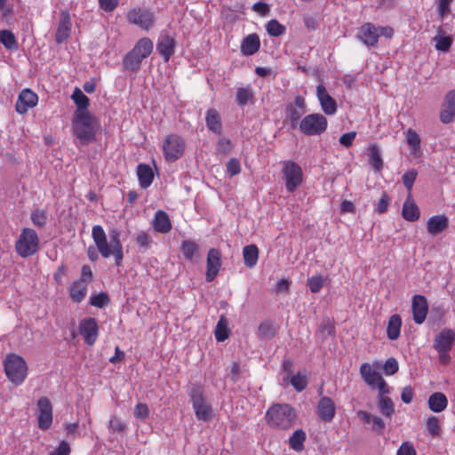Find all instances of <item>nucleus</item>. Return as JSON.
I'll list each match as a JSON object with an SVG mask.
<instances>
[{
  "label": "nucleus",
  "instance_id": "1",
  "mask_svg": "<svg viewBox=\"0 0 455 455\" xmlns=\"http://www.w3.org/2000/svg\"><path fill=\"white\" fill-rule=\"evenodd\" d=\"M120 235L118 229H111L109 231V242H108L106 233L100 225H95L92 229V237L97 251L105 259L114 256L117 267L122 265L124 259V250Z\"/></svg>",
  "mask_w": 455,
  "mask_h": 455
},
{
  "label": "nucleus",
  "instance_id": "2",
  "mask_svg": "<svg viewBox=\"0 0 455 455\" xmlns=\"http://www.w3.org/2000/svg\"><path fill=\"white\" fill-rule=\"evenodd\" d=\"M267 426L275 430H289L297 421L296 410L288 403H275L265 415Z\"/></svg>",
  "mask_w": 455,
  "mask_h": 455
},
{
  "label": "nucleus",
  "instance_id": "3",
  "mask_svg": "<svg viewBox=\"0 0 455 455\" xmlns=\"http://www.w3.org/2000/svg\"><path fill=\"white\" fill-rule=\"evenodd\" d=\"M99 125L98 119L90 114L73 115L72 129L74 135L83 145H87L96 140V132Z\"/></svg>",
  "mask_w": 455,
  "mask_h": 455
},
{
  "label": "nucleus",
  "instance_id": "4",
  "mask_svg": "<svg viewBox=\"0 0 455 455\" xmlns=\"http://www.w3.org/2000/svg\"><path fill=\"white\" fill-rule=\"evenodd\" d=\"M4 373L15 386L21 385L28 376V364L20 355L8 354L4 362Z\"/></svg>",
  "mask_w": 455,
  "mask_h": 455
},
{
  "label": "nucleus",
  "instance_id": "5",
  "mask_svg": "<svg viewBox=\"0 0 455 455\" xmlns=\"http://www.w3.org/2000/svg\"><path fill=\"white\" fill-rule=\"evenodd\" d=\"M15 251L21 258H28L39 251V237L37 233L30 228H22L15 242Z\"/></svg>",
  "mask_w": 455,
  "mask_h": 455
},
{
  "label": "nucleus",
  "instance_id": "6",
  "mask_svg": "<svg viewBox=\"0 0 455 455\" xmlns=\"http://www.w3.org/2000/svg\"><path fill=\"white\" fill-rule=\"evenodd\" d=\"M190 400L195 415L198 420L208 422L213 418V409L207 403L204 390L200 386H194L190 391Z\"/></svg>",
  "mask_w": 455,
  "mask_h": 455
},
{
  "label": "nucleus",
  "instance_id": "7",
  "mask_svg": "<svg viewBox=\"0 0 455 455\" xmlns=\"http://www.w3.org/2000/svg\"><path fill=\"white\" fill-rule=\"evenodd\" d=\"M327 126L326 117L319 113L309 114L299 122V130L307 136L320 135L326 131Z\"/></svg>",
  "mask_w": 455,
  "mask_h": 455
},
{
  "label": "nucleus",
  "instance_id": "8",
  "mask_svg": "<svg viewBox=\"0 0 455 455\" xmlns=\"http://www.w3.org/2000/svg\"><path fill=\"white\" fill-rule=\"evenodd\" d=\"M186 148L185 140L178 134L166 136L163 142V152L167 162L172 163L180 159Z\"/></svg>",
  "mask_w": 455,
  "mask_h": 455
},
{
  "label": "nucleus",
  "instance_id": "9",
  "mask_svg": "<svg viewBox=\"0 0 455 455\" xmlns=\"http://www.w3.org/2000/svg\"><path fill=\"white\" fill-rule=\"evenodd\" d=\"M283 175L285 188L290 193L294 192L303 182V172L295 162L287 160L283 163Z\"/></svg>",
  "mask_w": 455,
  "mask_h": 455
},
{
  "label": "nucleus",
  "instance_id": "10",
  "mask_svg": "<svg viewBox=\"0 0 455 455\" xmlns=\"http://www.w3.org/2000/svg\"><path fill=\"white\" fill-rule=\"evenodd\" d=\"M126 19L129 23L136 25L146 31L149 30L155 23L153 12L140 7L131 9L126 14Z\"/></svg>",
  "mask_w": 455,
  "mask_h": 455
},
{
  "label": "nucleus",
  "instance_id": "11",
  "mask_svg": "<svg viewBox=\"0 0 455 455\" xmlns=\"http://www.w3.org/2000/svg\"><path fill=\"white\" fill-rule=\"evenodd\" d=\"M79 333L83 336L84 343L93 346L99 336V325L93 317L84 318L79 322Z\"/></svg>",
  "mask_w": 455,
  "mask_h": 455
},
{
  "label": "nucleus",
  "instance_id": "12",
  "mask_svg": "<svg viewBox=\"0 0 455 455\" xmlns=\"http://www.w3.org/2000/svg\"><path fill=\"white\" fill-rule=\"evenodd\" d=\"M221 251L216 248H211L207 253L205 280L212 282L221 268Z\"/></svg>",
  "mask_w": 455,
  "mask_h": 455
},
{
  "label": "nucleus",
  "instance_id": "13",
  "mask_svg": "<svg viewBox=\"0 0 455 455\" xmlns=\"http://www.w3.org/2000/svg\"><path fill=\"white\" fill-rule=\"evenodd\" d=\"M38 427L43 430L48 429L52 423V405L49 398L41 397L37 401Z\"/></svg>",
  "mask_w": 455,
  "mask_h": 455
},
{
  "label": "nucleus",
  "instance_id": "14",
  "mask_svg": "<svg viewBox=\"0 0 455 455\" xmlns=\"http://www.w3.org/2000/svg\"><path fill=\"white\" fill-rule=\"evenodd\" d=\"M356 37L366 46L375 47L379 38V29L373 23L365 22L358 28Z\"/></svg>",
  "mask_w": 455,
  "mask_h": 455
},
{
  "label": "nucleus",
  "instance_id": "15",
  "mask_svg": "<svg viewBox=\"0 0 455 455\" xmlns=\"http://www.w3.org/2000/svg\"><path fill=\"white\" fill-rule=\"evenodd\" d=\"M38 96L30 89H23L17 99L15 109L19 114H26L30 108L36 107Z\"/></svg>",
  "mask_w": 455,
  "mask_h": 455
},
{
  "label": "nucleus",
  "instance_id": "16",
  "mask_svg": "<svg viewBox=\"0 0 455 455\" xmlns=\"http://www.w3.org/2000/svg\"><path fill=\"white\" fill-rule=\"evenodd\" d=\"M455 344V329L444 328L434 339V348L436 351L451 350Z\"/></svg>",
  "mask_w": 455,
  "mask_h": 455
},
{
  "label": "nucleus",
  "instance_id": "17",
  "mask_svg": "<svg viewBox=\"0 0 455 455\" xmlns=\"http://www.w3.org/2000/svg\"><path fill=\"white\" fill-rule=\"evenodd\" d=\"M411 311L414 322L417 324L423 323L428 313V303L425 296L416 294L412 297Z\"/></svg>",
  "mask_w": 455,
  "mask_h": 455
},
{
  "label": "nucleus",
  "instance_id": "18",
  "mask_svg": "<svg viewBox=\"0 0 455 455\" xmlns=\"http://www.w3.org/2000/svg\"><path fill=\"white\" fill-rule=\"evenodd\" d=\"M316 96L325 115L332 116L337 112L336 100L328 93L323 84L317 85Z\"/></svg>",
  "mask_w": 455,
  "mask_h": 455
},
{
  "label": "nucleus",
  "instance_id": "19",
  "mask_svg": "<svg viewBox=\"0 0 455 455\" xmlns=\"http://www.w3.org/2000/svg\"><path fill=\"white\" fill-rule=\"evenodd\" d=\"M455 117V90L449 91L442 105L440 121L443 124H450Z\"/></svg>",
  "mask_w": 455,
  "mask_h": 455
},
{
  "label": "nucleus",
  "instance_id": "20",
  "mask_svg": "<svg viewBox=\"0 0 455 455\" xmlns=\"http://www.w3.org/2000/svg\"><path fill=\"white\" fill-rule=\"evenodd\" d=\"M71 18L68 11H61L59 25L55 33V41L57 44L64 43L71 33Z\"/></svg>",
  "mask_w": 455,
  "mask_h": 455
},
{
  "label": "nucleus",
  "instance_id": "21",
  "mask_svg": "<svg viewBox=\"0 0 455 455\" xmlns=\"http://www.w3.org/2000/svg\"><path fill=\"white\" fill-rule=\"evenodd\" d=\"M176 47L175 39L169 35H161L157 40L156 50L165 62L173 55Z\"/></svg>",
  "mask_w": 455,
  "mask_h": 455
},
{
  "label": "nucleus",
  "instance_id": "22",
  "mask_svg": "<svg viewBox=\"0 0 455 455\" xmlns=\"http://www.w3.org/2000/svg\"><path fill=\"white\" fill-rule=\"evenodd\" d=\"M336 412V406L334 402L328 396L322 397L317 404V415L321 420L324 422H331Z\"/></svg>",
  "mask_w": 455,
  "mask_h": 455
},
{
  "label": "nucleus",
  "instance_id": "23",
  "mask_svg": "<svg viewBox=\"0 0 455 455\" xmlns=\"http://www.w3.org/2000/svg\"><path fill=\"white\" fill-rule=\"evenodd\" d=\"M449 227V219L444 214L432 216L427 222V230L433 235L436 236L445 231Z\"/></svg>",
  "mask_w": 455,
  "mask_h": 455
},
{
  "label": "nucleus",
  "instance_id": "24",
  "mask_svg": "<svg viewBox=\"0 0 455 455\" xmlns=\"http://www.w3.org/2000/svg\"><path fill=\"white\" fill-rule=\"evenodd\" d=\"M260 48V39L258 34L251 33L241 42L240 50L243 55L251 56L259 52Z\"/></svg>",
  "mask_w": 455,
  "mask_h": 455
},
{
  "label": "nucleus",
  "instance_id": "25",
  "mask_svg": "<svg viewBox=\"0 0 455 455\" xmlns=\"http://www.w3.org/2000/svg\"><path fill=\"white\" fill-rule=\"evenodd\" d=\"M151 225L156 232L161 234L169 233L172 228L168 214L162 210H159L155 213Z\"/></svg>",
  "mask_w": 455,
  "mask_h": 455
},
{
  "label": "nucleus",
  "instance_id": "26",
  "mask_svg": "<svg viewBox=\"0 0 455 455\" xmlns=\"http://www.w3.org/2000/svg\"><path fill=\"white\" fill-rule=\"evenodd\" d=\"M357 416L361 419V420L365 423H372L371 429L379 435H383L385 431V422L384 420L378 416H372L370 412L366 411L360 410L357 411Z\"/></svg>",
  "mask_w": 455,
  "mask_h": 455
},
{
  "label": "nucleus",
  "instance_id": "27",
  "mask_svg": "<svg viewBox=\"0 0 455 455\" xmlns=\"http://www.w3.org/2000/svg\"><path fill=\"white\" fill-rule=\"evenodd\" d=\"M71 99L76 106L74 115L90 114L88 110L90 100L78 87L75 88Z\"/></svg>",
  "mask_w": 455,
  "mask_h": 455
},
{
  "label": "nucleus",
  "instance_id": "28",
  "mask_svg": "<svg viewBox=\"0 0 455 455\" xmlns=\"http://www.w3.org/2000/svg\"><path fill=\"white\" fill-rule=\"evenodd\" d=\"M427 405L431 411L439 413L447 408L448 399L443 393L435 392L428 397Z\"/></svg>",
  "mask_w": 455,
  "mask_h": 455
},
{
  "label": "nucleus",
  "instance_id": "29",
  "mask_svg": "<svg viewBox=\"0 0 455 455\" xmlns=\"http://www.w3.org/2000/svg\"><path fill=\"white\" fill-rule=\"evenodd\" d=\"M402 215L404 220L413 222L419 219L420 212L417 204L411 199V195H408L407 199L403 203Z\"/></svg>",
  "mask_w": 455,
  "mask_h": 455
},
{
  "label": "nucleus",
  "instance_id": "30",
  "mask_svg": "<svg viewBox=\"0 0 455 455\" xmlns=\"http://www.w3.org/2000/svg\"><path fill=\"white\" fill-rule=\"evenodd\" d=\"M205 122L208 129L215 134L222 132V123L220 113L215 108H210L206 112Z\"/></svg>",
  "mask_w": 455,
  "mask_h": 455
},
{
  "label": "nucleus",
  "instance_id": "31",
  "mask_svg": "<svg viewBox=\"0 0 455 455\" xmlns=\"http://www.w3.org/2000/svg\"><path fill=\"white\" fill-rule=\"evenodd\" d=\"M137 176L140 186L142 188H148L154 180V173L151 167L146 164H140L137 167Z\"/></svg>",
  "mask_w": 455,
  "mask_h": 455
},
{
  "label": "nucleus",
  "instance_id": "32",
  "mask_svg": "<svg viewBox=\"0 0 455 455\" xmlns=\"http://www.w3.org/2000/svg\"><path fill=\"white\" fill-rule=\"evenodd\" d=\"M402 327V318L399 315H392L387 323V335L391 340H395L399 338Z\"/></svg>",
  "mask_w": 455,
  "mask_h": 455
},
{
  "label": "nucleus",
  "instance_id": "33",
  "mask_svg": "<svg viewBox=\"0 0 455 455\" xmlns=\"http://www.w3.org/2000/svg\"><path fill=\"white\" fill-rule=\"evenodd\" d=\"M307 440L306 432L299 428L295 430L291 435L289 437L288 443L289 447L294 451L300 452L304 450V443Z\"/></svg>",
  "mask_w": 455,
  "mask_h": 455
},
{
  "label": "nucleus",
  "instance_id": "34",
  "mask_svg": "<svg viewBox=\"0 0 455 455\" xmlns=\"http://www.w3.org/2000/svg\"><path fill=\"white\" fill-rule=\"evenodd\" d=\"M153 42L148 37H142L135 44L132 51L140 55V59L148 58L153 52Z\"/></svg>",
  "mask_w": 455,
  "mask_h": 455
},
{
  "label": "nucleus",
  "instance_id": "35",
  "mask_svg": "<svg viewBox=\"0 0 455 455\" xmlns=\"http://www.w3.org/2000/svg\"><path fill=\"white\" fill-rule=\"evenodd\" d=\"M243 257L247 267L252 268L259 259V249L255 244H249L243 248Z\"/></svg>",
  "mask_w": 455,
  "mask_h": 455
},
{
  "label": "nucleus",
  "instance_id": "36",
  "mask_svg": "<svg viewBox=\"0 0 455 455\" xmlns=\"http://www.w3.org/2000/svg\"><path fill=\"white\" fill-rule=\"evenodd\" d=\"M360 374L363 380L370 386L375 385L379 379L381 375L373 370L369 363H363L360 366Z\"/></svg>",
  "mask_w": 455,
  "mask_h": 455
},
{
  "label": "nucleus",
  "instance_id": "37",
  "mask_svg": "<svg viewBox=\"0 0 455 455\" xmlns=\"http://www.w3.org/2000/svg\"><path fill=\"white\" fill-rule=\"evenodd\" d=\"M87 292V284L83 281H75L70 287V298L73 301L80 303Z\"/></svg>",
  "mask_w": 455,
  "mask_h": 455
},
{
  "label": "nucleus",
  "instance_id": "38",
  "mask_svg": "<svg viewBox=\"0 0 455 455\" xmlns=\"http://www.w3.org/2000/svg\"><path fill=\"white\" fill-rule=\"evenodd\" d=\"M143 60L144 59L140 58V55H138L136 52L131 50L124 56L123 60V65L124 69L132 72H136L140 69Z\"/></svg>",
  "mask_w": 455,
  "mask_h": 455
},
{
  "label": "nucleus",
  "instance_id": "39",
  "mask_svg": "<svg viewBox=\"0 0 455 455\" xmlns=\"http://www.w3.org/2000/svg\"><path fill=\"white\" fill-rule=\"evenodd\" d=\"M378 407L380 413L387 418H391L395 414V404L388 396L379 395Z\"/></svg>",
  "mask_w": 455,
  "mask_h": 455
},
{
  "label": "nucleus",
  "instance_id": "40",
  "mask_svg": "<svg viewBox=\"0 0 455 455\" xmlns=\"http://www.w3.org/2000/svg\"><path fill=\"white\" fill-rule=\"evenodd\" d=\"M369 163L377 172H380L383 168V160L381 158L379 149L377 145H371L369 148Z\"/></svg>",
  "mask_w": 455,
  "mask_h": 455
},
{
  "label": "nucleus",
  "instance_id": "41",
  "mask_svg": "<svg viewBox=\"0 0 455 455\" xmlns=\"http://www.w3.org/2000/svg\"><path fill=\"white\" fill-rule=\"evenodd\" d=\"M235 97L236 103L240 107L246 106L248 103L252 102L254 99V95L250 85L247 87L237 88Z\"/></svg>",
  "mask_w": 455,
  "mask_h": 455
},
{
  "label": "nucleus",
  "instance_id": "42",
  "mask_svg": "<svg viewBox=\"0 0 455 455\" xmlns=\"http://www.w3.org/2000/svg\"><path fill=\"white\" fill-rule=\"evenodd\" d=\"M0 43L8 50H17L19 47L14 34L7 29L0 30Z\"/></svg>",
  "mask_w": 455,
  "mask_h": 455
},
{
  "label": "nucleus",
  "instance_id": "43",
  "mask_svg": "<svg viewBox=\"0 0 455 455\" xmlns=\"http://www.w3.org/2000/svg\"><path fill=\"white\" fill-rule=\"evenodd\" d=\"M181 252L187 260H193L194 257L199 251V246L191 240H184L180 246Z\"/></svg>",
  "mask_w": 455,
  "mask_h": 455
},
{
  "label": "nucleus",
  "instance_id": "44",
  "mask_svg": "<svg viewBox=\"0 0 455 455\" xmlns=\"http://www.w3.org/2000/svg\"><path fill=\"white\" fill-rule=\"evenodd\" d=\"M230 331L228 327V321L227 319L222 315L215 328V339L219 342H222L226 340L229 337Z\"/></svg>",
  "mask_w": 455,
  "mask_h": 455
},
{
  "label": "nucleus",
  "instance_id": "45",
  "mask_svg": "<svg viewBox=\"0 0 455 455\" xmlns=\"http://www.w3.org/2000/svg\"><path fill=\"white\" fill-rule=\"evenodd\" d=\"M266 30L269 36L277 37L285 33L286 28L284 25L281 24L277 20L273 19L267 21V23L266 24Z\"/></svg>",
  "mask_w": 455,
  "mask_h": 455
},
{
  "label": "nucleus",
  "instance_id": "46",
  "mask_svg": "<svg viewBox=\"0 0 455 455\" xmlns=\"http://www.w3.org/2000/svg\"><path fill=\"white\" fill-rule=\"evenodd\" d=\"M426 427L428 434L436 437L441 433V423L439 419L436 416L431 415L426 419Z\"/></svg>",
  "mask_w": 455,
  "mask_h": 455
},
{
  "label": "nucleus",
  "instance_id": "47",
  "mask_svg": "<svg viewBox=\"0 0 455 455\" xmlns=\"http://www.w3.org/2000/svg\"><path fill=\"white\" fill-rule=\"evenodd\" d=\"M275 334V330L269 321L262 322L258 328V336L260 339H270Z\"/></svg>",
  "mask_w": 455,
  "mask_h": 455
},
{
  "label": "nucleus",
  "instance_id": "48",
  "mask_svg": "<svg viewBox=\"0 0 455 455\" xmlns=\"http://www.w3.org/2000/svg\"><path fill=\"white\" fill-rule=\"evenodd\" d=\"M290 381L297 392H302L308 384L307 376L300 372L292 375Z\"/></svg>",
  "mask_w": 455,
  "mask_h": 455
},
{
  "label": "nucleus",
  "instance_id": "49",
  "mask_svg": "<svg viewBox=\"0 0 455 455\" xmlns=\"http://www.w3.org/2000/svg\"><path fill=\"white\" fill-rule=\"evenodd\" d=\"M302 112L298 109L293 104H290L286 108V116L290 120L291 126L295 128L301 117Z\"/></svg>",
  "mask_w": 455,
  "mask_h": 455
},
{
  "label": "nucleus",
  "instance_id": "50",
  "mask_svg": "<svg viewBox=\"0 0 455 455\" xmlns=\"http://www.w3.org/2000/svg\"><path fill=\"white\" fill-rule=\"evenodd\" d=\"M90 303L92 306L98 308H103L110 303V299L106 292H100L99 294L92 295L90 298Z\"/></svg>",
  "mask_w": 455,
  "mask_h": 455
},
{
  "label": "nucleus",
  "instance_id": "51",
  "mask_svg": "<svg viewBox=\"0 0 455 455\" xmlns=\"http://www.w3.org/2000/svg\"><path fill=\"white\" fill-rule=\"evenodd\" d=\"M418 172L414 169L410 170L403 173L402 180L404 187L408 190V195H411V189L413 187V184L417 179Z\"/></svg>",
  "mask_w": 455,
  "mask_h": 455
},
{
  "label": "nucleus",
  "instance_id": "52",
  "mask_svg": "<svg viewBox=\"0 0 455 455\" xmlns=\"http://www.w3.org/2000/svg\"><path fill=\"white\" fill-rule=\"evenodd\" d=\"M31 221L37 228H44L47 223V214L44 210H36L31 213Z\"/></svg>",
  "mask_w": 455,
  "mask_h": 455
},
{
  "label": "nucleus",
  "instance_id": "53",
  "mask_svg": "<svg viewBox=\"0 0 455 455\" xmlns=\"http://www.w3.org/2000/svg\"><path fill=\"white\" fill-rule=\"evenodd\" d=\"M406 140L410 148L415 152L420 148V138L419 134L412 129H408L406 132Z\"/></svg>",
  "mask_w": 455,
  "mask_h": 455
},
{
  "label": "nucleus",
  "instance_id": "54",
  "mask_svg": "<svg viewBox=\"0 0 455 455\" xmlns=\"http://www.w3.org/2000/svg\"><path fill=\"white\" fill-rule=\"evenodd\" d=\"M307 285L313 293L319 292L323 287V278L321 275H315L307 279Z\"/></svg>",
  "mask_w": 455,
  "mask_h": 455
},
{
  "label": "nucleus",
  "instance_id": "55",
  "mask_svg": "<svg viewBox=\"0 0 455 455\" xmlns=\"http://www.w3.org/2000/svg\"><path fill=\"white\" fill-rule=\"evenodd\" d=\"M135 241L137 245L144 250H148L152 243L151 236L145 231H140L137 235Z\"/></svg>",
  "mask_w": 455,
  "mask_h": 455
},
{
  "label": "nucleus",
  "instance_id": "56",
  "mask_svg": "<svg viewBox=\"0 0 455 455\" xmlns=\"http://www.w3.org/2000/svg\"><path fill=\"white\" fill-rule=\"evenodd\" d=\"M390 201H391V198H390L389 195L387 192H383L381 195V197L379 198V200L375 207V211L379 214L385 213L388 209Z\"/></svg>",
  "mask_w": 455,
  "mask_h": 455
},
{
  "label": "nucleus",
  "instance_id": "57",
  "mask_svg": "<svg viewBox=\"0 0 455 455\" xmlns=\"http://www.w3.org/2000/svg\"><path fill=\"white\" fill-rule=\"evenodd\" d=\"M383 370L386 375H394L399 370L398 363L395 358H388L383 366Z\"/></svg>",
  "mask_w": 455,
  "mask_h": 455
},
{
  "label": "nucleus",
  "instance_id": "58",
  "mask_svg": "<svg viewBox=\"0 0 455 455\" xmlns=\"http://www.w3.org/2000/svg\"><path fill=\"white\" fill-rule=\"evenodd\" d=\"M452 44V39L450 36H441L436 38L435 48L441 52H447Z\"/></svg>",
  "mask_w": 455,
  "mask_h": 455
},
{
  "label": "nucleus",
  "instance_id": "59",
  "mask_svg": "<svg viewBox=\"0 0 455 455\" xmlns=\"http://www.w3.org/2000/svg\"><path fill=\"white\" fill-rule=\"evenodd\" d=\"M227 172L230 176L237 175L241 172V164L238 159L231 158L227 163Z\"/></svg>",
  "mask_w": 455,
  "mask_h": 455
},
{
  "label": "nucleus",
  "instance_id": "60",
  "mask_svg": "<svg viewBox=\"0 0 455 455\" xmlns=\"http://www.w3.org/2000/svg\"><path fill=\"white\" fill-rule=\"evenodd\" d=\"M134 416L140 419H145L149 415V409L146 403H140L134 407Z\"/></svg>",
  "mask_w": 455,
  "mask_h": 455
},
{
  "label": "nucleus",
  "instance_id": "61",
  "mask_svg": "<svg viewBox=\"0 0 455 455\" xmlns=\"http://www.w3.org/2000/svg\"><path fill=\"white\" fill-rule=\"evenodd\" d=\"M396 455H417L416 450L410 442H403L398 448Z\"/></svg>",
  "mask_w": 455,
  "mask_h": 455
},
{
  "label": "nucleus",
  "instance_id": "62",
  "mask_svg": "<svg viewBox=\"0 0 455 455\" xmlns=\"http://www.w3.org/2000/svg\"><path fill=\"white\" fill-rule=\"evenodd\" d=\"M108 428L113 433H121L125 429V425L117 417H113L109 420Z\"/></svg>",
  "mask_w": 455,
  "mask_h": 455
},
{
  "label": "nucleus",
  "instance_id": "63",
  "mask_svg": "<svg viewBox=\"0 0 455 455\" xmlns=\"http://www.w3.org/2000/svg\"><path fill=\"white\" fill-rule=\"evenodd\" d=\"M355 137H356V132L354 131L344 133L339 138V143L342 146H344L345 148H348L352 146Z\"/></svg>",
  "mask_w": 455,
  "mask_h": 455
},
{
  "label": "nucleus",
  "instance_id": "64",
  "mask_svg": "<svg viewBox=\"0 0 455 455\" xmlns=\"http://www.w3.org/2000/svg\"><path fill=\"white\" fill-rule=\"evenodd\" d=\"M71 451L70 445L66 441H61L58 447L49 455H69Z\"/></svg>",
  "mask_w": 455,
  "mask_h": 455
}]
</instances>
